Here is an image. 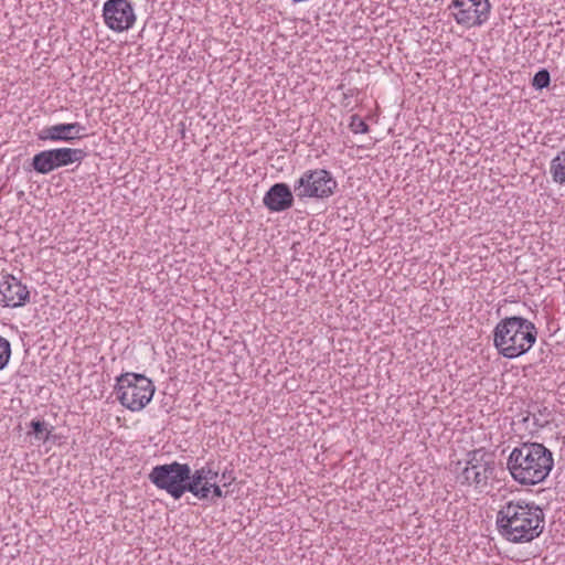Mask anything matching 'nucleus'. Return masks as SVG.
Here are the masks:
<instances>
[{
	"label": "nucleus",
	"mask_w": 565,
	"mask_h": 565,
	"mask_svg": "<svg viewBox=\"0 0 565 565\" xmlns=\"http://www.w3.org/2000/svg\"><path fill=\"white\" fill-rule=\"evenodd\" d=\"M544 512L533 501L513 499L500 507L497 526L500 534L512 543H527L544 530Z\"/></svg>",
	"instance_id": "1"
},
{
	"label": "nucleus",
	"mask_w": 565,
	"mask_h": 565,
	"mask_svg": "<svg viewBox=\"0 0 565 565\" xmlns=\"http://www.w3.org/2000/svg\"><path fill=\"white\" fill-rule=\"evenodd\" d=\"M508 470L512 478L523 486L544 481L554 466L550 449L539 443H524L515 447L508 458Z\"/></svg>",
	"instance_id": "2"
},
{
	"label": "nucleus",
	"mask_w": 565,
	"mask_h": 565,
	"mask_svg": "<svg viewBox=\"0 0 565 565\" xmlns=\"http://www.w3.org/2000/svg\"><path fill=\"white\" fill-rule=\"evenodd\" d=\"M537 331L533 322L522 317L502 319L494 328L493 343L500 354L508 359L526 353L535 343Z\"/></svg>",
	"instance_id": "3"
},
{
	"label": "nucleus",
	"mask_w": 565,
	"mask_h": 565,
	"mask_svg": "<svg viewBox=\"0 0 565 565\" xmlns=\"http://www.w3.org/2000/svg\"><path fill=\"white\" fill-rule=\"evenodd\" d=\"M204 470H195L193 473L186 463L172 462L152 468L149 473L150 481L159 489L166 490L173 499H180L185 492L193 495L203 494L199 489L200 480L206 479Z\"/></svg>",
	"instance_id": "4"
},
{
	"label": "nucleus",
	"mask_w": 565,
	"mask_h": 565,
	"mask_svg": "<svg viewBox=\"0 0 565 565\" xmlns=\"http://www.w3.org/2000/svg\"><path fill=\"white\" fill-rule=\"evenodd\" d=\"M116 396L131 412L143 409L152 399L154 385L143 374L125 373L117 377Z\"/></svg>",
	"instance_id": "5"
},
{
	"label": "nucleus",
	"mask_w": 565,
	"mask_h": 565,
	"mask_svg": "<svg viewBox=\"0 0 565 565\" xmlns=\"http://www.w3.org/2000/svg\"><path fill=\"white\" fill-rule=\"evenodd\" d=\"M494 472L492 455L483 449H476L468 454L462 470L457 475V481L462 486L484 488Z\"/></svg>",
	"instance_id": "6"
},
{
	"label": "nucleus",
	"mask_w": 565,
	"mask_h": 565,
	"mask_svg": "<svg viewBox=\"0 0 565 565\" xmlns=\"http://www.w3.org/2000/svg\"><path fill=\"white\" fill-rule=\"evenodd\" d=\"M337 181L324 169L307 170L295 182L294 191L299 199H326L334 193Z\"/></svg>",
	"instance_id": "7"
},
{
	"label": "nucleus",
	"mask_w": 565,
	"mask_h": 565,
	"mask_svg": "<svg viewBox=\"0 0 565 565\" xmlns=\"http://www.w3.org/2000/svg\"><path fill=\"white\" fill-rule=\"evenodd\" d=\"M448 9L457 24L467 29L480 26L489 19V0H452Z\"/></svg>",
	"instance_id": "8"
},
{
	"label": "nucleus",
	"mask_w": 565,
	"mask_h": 565,
	"mask_svg": "<svg viewBox=\"0 0 565 565\" xmlns=\"http://www.w3.org/2000/svg\"><path fill=\"white\" fill-rule=\"evenodd\" d=\"M84 157L85 152L82 149L56 148L36 153L33 157L32 166L36 172L46 174L60 167L82 161Z\"/></svg>",
	"instance_id": "9"
},
{
	"label": "nucleus",
	"mask_w": 565,
	"mask_h": 565,
	"mask_svg": "<svg viewBox=\"0 0 565 565\" xmlns=\"http://www.w3.org/2000/svg\"><path fill=\"white\" fill-rule=\"evenodd\" d=\"M103 19L108 29L120 33L134 26L137 15L128 0H107L103 7Z\"/></svg>",
	"instance_id": "10"
},
{
	"label": "nucleus",
	"mask_w": 565,
	"mask_h": 565,
	"mask_svg": "<svg viewBox=\"0 0 565 565\" xmlns=\"http://www.w3.org/2000/svg\"><path fill=\"white\" fill-rule=\"evenodd\" d=\"M31 292L21 279L11 274H3L0 278V306L4 308H19L30 302Z\"/></svg>",
	"instance_id": "11"
},
{
	"label": "nucleus",
	"mask_w": 565,
	"mask_h": 565,
	"mask_svg": "<svg viewBox=\"0 0 565 565\" xmlns=\"http://www.w3.org/2000/svg\"><path fill=\"white\" fill-rule=\"evenodd\" d=\"M85 127L79 122L56 124L44 127L38 134L39 140L52 142H72L84 137Z\"/></svg>",
	"instance_id": "12"
},
{
	"label": "nucleus",
	"mask_w": 565,
	"mask_h": 565,
	"mask_svg": "<svg viewBox=\"0 0 565 565\" xmlns=\"http://www.w3.org/2000/svg\"><path fill=\"white\" fill-rule=\"evenodd\" d=\"M294 196L285 183L274 184L264 196V204L274 212L285 211L292 206Z\"/></svg>",
	"instance_id": "13"
},
{
	"label": "nucleus",
	"mask_w": 565,
	"mask_h": 565,
	"mask_svg": "<svg viewBox=\"0 0 565 565\" xmlns=\"http://www.w3.org/2000/svg\"><path fill=\"white\" fill-rule=\"evenodd\" d=\"M199 470H204V472L209 471L206 473V479L200 480V484L198 486L199 489H203V494L195 495L200 500L207 499L210 493H213V497L215 498H222L224 497V493L220 486L217 484V478H218V471L213 468L212 463H206L205 466L201 467Z\"/></svg>",
	"instance_id": "14"
},
{
	"label": "nucleus",
	"mask_w": 565,
	"mask_h": 565,
	"mask_svg": "<svg viewBox=\"0 0 565 565\" xmlns=\"http://www.w3.org/2000/svg\"><path fill=\"white\" fill-rule=\"evenodd\" d=\"M550 173L555 183L565 184V150L557 153L550 164Z\"/></svg>",
	"instance_id": "15"
},
{
	"label": "nucleus",
	"mask_w": 565,
	"mask_h": 565,
	"mask_svg": "<svg viewBox=\"0 0 565 565\" xmlns=\"http://www.w3.org/2000/svg\"><path fill=\"white\" fill-rule=\"evenodd\" d=\"M10 356L11 344L6 338L0 337V370L8 364Z\"/></svg>",
	"instance_id": "16"
},
{
	"label": "nucleus",
	"mask_w": 565,
	"mask_h": 565,
	"mask_svg": "<svg viewBox=\"0 0 565 565\" xmlns=\"http://www.w3.org/2000/svg\"><path fill=\"white\" fill-rule=\"evenodd\" d=\"M550 73L546 70H541L534 75L532 85L537 89H542L547 87L550 85Z\"/></svg>",
	"instance_id": "17"
},
{
	"label": "nucleus",
	"mask_w": 565,
	"mask_h": 565,
	"mask_svg": "<svg viewBox=\"0 0 565 565\" xmlns=\"http://www.w3.org/2000/svg\"><path fill=\"white\" fill-rule=\"evenodd\" d=\"M349 126L353 134H366L369 131V126L358 115L351 117Z\"/></svg>",
	"instance_id": "18"
},
{
	"label": "nucleus",
	"mask_w": 565,
	"mask_h": 565,
	"mask_svg": "<svg viewBox=\"0 0 565 565\" xmlns=\"http://www.w3.org/2000/svg\"><path fill=\"white\" fill-rule=\"evenodd\" d=\"M31 427L33 429V433L36 435L42 434L45 430V424L40 420H32Z\"/></svg>",
	"instance_id": "19"
}]
</instances>
